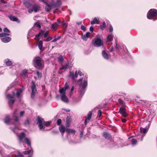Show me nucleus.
Returning <instances> with one entry per match:
<instances>
[{"label": "nucleus", "mask_w": 157, "mask_h": 157, "mask_svg": "<svg viewBox=\"0 0 157 157\" xmlns=\"http://www.w3.org/2000/svg\"><path fill=\"white\" fill-rule=\"evenodd\" d=\"M6 151L9 153V155L1 154L2 157H24L22 154L18 151L11 147L7 148Z\"/></svg>", "instance_id": "f257e3e1"}, {"label": "nucleus", "mask_w": 157, "mask_h": 157, "mask_svg": "<svg viewBox=\"0 0 157 157\" xmlns=\"http://www.w3.org/2000/svg\"><path fill=\"white\" fill-rule=\"evenodd\" d=\"M87 77H86L83 81V78L79 79L78 81V83L79 85V94L82 97L85 92V88L87 85Z\"/></svg>", "instance_id": "f03ea898"}, {"label": "nucleus", "mask_w": 157, "mask_h": 157, "mask_svg": "<svg viewBox=\"0 0 157 157\" xmlns=\"http://www.w3.org/2000/svg\"><path fill=\"white\" fill-rule=\"evenodd\" d=\"M37 122L39 129L40 130H44L45 126H48L51 123V121H44V119L39 116H38L37 118Z\"/></svg>", "instance_id": "7ed1b4c3"}, {"label": "nucleus", "mask_w": 157, "mask_h": 157, "mask_svg": "<svg viewBox=\"0 0 157 157\" xmlns=\"http://www.w3.org/2000/svg\"><path fill=\"white\" fill-rule=\"evenodd\" d=\"M42 62V59L39 57H36L33 60L34 66L36 68L39 69H42L43 68Z\"/></svg>", "instance_id": "20e7f679"}, {"label": "nucleus", "mask_w": 157, "mask_h": 157, "mask_svg": "<svg viewBox=\"0 0 157 157\" xmlns=\"http://www.w3.org/2000/svg\"><path fill=\"white\" fill-rule=\"evenodd\" d=\"M92 44L94 46L96 47H100L103 45V40L99 38V36H97L92 41Z\"/></svg>", "instance_id": "39448f33"}, {"label": "nucleus", "mask_w": 157, "mask_h": 157, "mask_svg": "<svg viewBox=\"0 0 157 157\" xmlns=\"http://www.w3.org/2000/svg\"><path fill=\"white\" fill-rule=\"evenodd\" d=\"M156 17H157V10L154 9H150L147 15V18L151 19Z\"/></svg>", "instance_id": "423d86ee"}, {"label": "nucleus", "mask_w": 157, "mask_h": 157, "mask_svg": "<svg viewBox=\"0 0 157 157\" xmlns=\"http://www.w3.org/2000/svg\"><path fill=\"white\" fill-rule=\"evenodd\" d=\"M62 4V2L61 0H57L56 2L52 1L51 3L52 7L57 10L60 8Z\"/></svg>", "instance_id": "0eeeda50"}, {"label": "nucleus", "mask_w": 157, "mask_h": 157, "mask_svg": "<svg viewBox=\"0 0 157 157\" xmlns=\"http://www.w3.org/2000/svg\"><path fill=\"white\" fill-rule=\"evenodd\" d=\"M31 89L32 90V92L31 97L32 99H33L35 95L37 93V91L36 87L35 82L33 81L32 82Z\"/></svg>", "instance_id": "6e6552de"}, {"label": "nucleus", "mask_w": 157, "mask_h": 157, "mask_svg": "<svg viewBox=\"0 0 157 157\" xmlns=\"http://www.w3.org/2000/svg\"><path fill=\"white\" fill-rule=\"evenodd\" d=\"M78 71H76L75 74L73 72H70L69 75V77H71L73 80H74L75 78H77L78 77Z\"/></svg>", "instance_id": "1a4fd4ad"}, {"label": "nucleus", "mask_w": 157, "mask_h": 157, "mask_svg": "<svg viewBox=\"0 0 157 157\" xmlns=\"http://www.w3.org/2000/svg\"><path fill=\"white\" fill-rule=\"evenodd\" d=\"M119 112L121 115L124 117H126L128 116L125 111V109L124 108H120L119 109Z\"/></svg>", "instance_id": "9d476101"}, {"label": "nucleus", "mask_w": 157, "mask_h": 157, "mask_svg": "<svg viewBox=\"0 0 157 157\" xmlns=\"http://www.w3.org/2000/svg\"><path fill=\"white\" fill-rule=\"evenodd\" d=\"M92 113L91 111L89 112V113H88L87 115V117H85V121L84 122V124L85 125H86L87 124V123L88 121H89L91 117L92 116Z\"/></svg>", "instance_id": "9b49d317"}, {"label": "nucleus", "mask_w": 157, "mask_h": 157, "mask_svg": "<svg viewBox=\"0 0 157 157\" xmlns=\"http://www.w3.org/2000/svg\"><path fill=\"white\" fill-rule=\"evenodd\" d=\"M67 128L63 125H61L59 127V130L60 132L62 134V135L63 136L64 133L65 131H66V130Z\"/></svg>", "instance_id": "f8f14e48"}, {"label": "nucleus", "mask_w": 157, "mask_h": 157, "mask_svg": "<svg viewBox=\"0 0 157 157\" xmlns=\"http://www.w3.org/2000/svg\"><path fill=\"white\" fill-rule=\"evenodd\" d=\"M33 153V150L32 149L27 151H25L23 152V153L25 155H29L28 157H32Z\"/></svg>", "instance_id": "ddd939ff"}, {"label": "nucleus", "mask_w": 157, "mask_h": 157, "mask_svg": "<svg viewBox=\"0 0 157 157\" xmlns=\"http://www.w3.org/2000/svg\"><path fill=\"white\" fill-rule=\"evenodd\" d=\"M25 136V134L24 132H21L20 134L18 136L19 141L20 143L22 142Z\"/></svg>", "instance_id": "4468645a"}, {"label": "nucleus", "mask_w": 157, "mask_h": 157, "mask_svg": "<svg viewBox=\"0 0 157 157\" xmlns=\"http://www.w3.org/2000/svg\"><path fill=\"white\" fill-rule=\"evenodd\" d=\"M4 122L7 124H11L10 120V116L9 115H6L4 119Z\"/></svg>", "instance_id": "2eb2a0df"}, {"label": "nucleus", "mask_w": 157, "mask_h": 157, "mask_svg": "<svg viewBox=\"0 0 157 157\" xmlns=\"http://www.w3.org/2000/svg\"><path fill=\"white\" fill-rule=\"evenodd\" d=\"M90 34V32H87L85 34L82 36V39L84 41H86L88 38L89 37Z\"/></svg>", "instance_id": "dca6fc26"}, {"label": "nucleus", "mask_w": 157, "mask_h": 157, "mask_svg": "<svg viewBox=\"0 0 157 157\" xmlns=\"http://www.w3.org/2000/svg\"><path fill=\"white\" fill-rule=\"evenodd\" d=\"M10 20L12 21H16L18 23L20 22V21L18 20L17 18L12 15H10L8 16Z\"/></svg>", "instance_id": "f3484780"}, {"label": "nucleus", "mask_w": 157, "mask_h": 157, "mask_svg": "<svg viewBox=\"0 0 157 157\" xmlns=\"http://www.w3.org/2000/svg\"><path fill=\"white\" fill-rule=\"evenodd\" d=\"M115 43H116V44L115 48H116V51L117 52L120 51L122 49L121 45L120 44H118L117 43L116 39H115Z\"/></svg>", "instance_id": "a211bd4d"}, {"label": "nucleus", "mask_w": 157, "mask_h": 157, "mask_svg": "<svg viewBox=\"0 0 157 157\" xmlns=\"http://www.w3.org/2000/svg\"><path fill=\"white\" fill-rule=\"evenodd\" d=\"M32 9L35 12H37L40 9V7L39 5H34L32 6Z\"/></svg>", "instance_id": "6ab92c4d"}, {"label": "nucleus", "mask_w": 157, "mask_h": 157, "mask_svg": "<svg viewBox=\"0 0 157 157\" xmlns=\"http://www.w3.org/2000/svg\"><path fill=\"white\" fill-rule=\"evenodd\" d=\"M44 2L46 5L45 7V10L46 11L48 12L51 10L52 6L51 5H50L45 2Z\"/></svg>", "instance_id": "aec40b11"}, {"label": "nucleus", "mask_w": 157, "mask_h": 157, "mask_svg": "<svg viewBox=\"0 0 157 157\" xmlns=\"http://www.w3.org/2000/svg\"><path fill=\"white\" fill-rule=\"evenodd\" d=\"M17 110L16 109L14 112L13 113V117L14 118V121L16 122L18 121L19 120L18 117L17 116Z\"/></svg>", "instance_id": "412c9836"}, {"label": "nucleus", "mask_w": 157, "mask_h": 157, "mask_svg": "<svg viewBox=\"0 0 157 157\" xmlns=\"http://www.w3.org/2000/svg\"><path fill=\"white\" fill-rule=\"evenodd\" d=\"M66 90L64 88H62L61 89H59V92L61 95H62V98L64 96H65V95H66Z\"/></svg>", "instance_id": "4be33fe9"}, {"label": "nucleus", "mask_w": 157, "mask_h": 157, "mask_svg": "<svg viewBox=\"0 0 157 157\" xmlns=\"http://www.w3.org/2000/svg\"><path fill=\"white\" fill-rule=\"evenodd\" d=\"M11 39L9 37H6L3 38L1 39L2 41L3 42L7 43L10 41Z\"/></svg>", "instance_id": "5701e85b"}, {"label": "nucleus", "mask_w": 157, "mask_h": 157, "mask_svg": "<svg viewBox=\"0 0 157 157\" xmlns=\"http://www.w3.org/2000/svg\"><path fill=\"white\" fill-rule=\"evenodd\" d=\"M99 21V19L98 17L94 18L93 21H91V24L92 25H94L95 24L98 23Z\"/></svg>", "instance_id": "b1692460"}, {"label": "nucleus", "mask_w": 157, "mask_h": 157, "mask_svg": "<svg viewBox=\"0 0 157 157\" xmlns=\"http://www.w3.org/2000/svg\"><path fill=\"white\" fill-rule=\"evenodd\" d=\"M58 26L59 25L56 22H55L52 24L50 28L52 29L56 30Z\"/></svg>", "instance_id": "393cba45"}, {"label": "nucleus", "mask_w": 157, "mask_h": 157, "mask_svg": "<svg viewBox=\"0 0 157 157\" xmlns=\"http://www.w3.org/2000/svg\"><path fill=\"white\" fill-rule=\"evenodd\" d=\"M28 70H24L22 71L21 74V75L24 77H27L28 75H27Z\"/></svg>", "instance_id": "a878e982"}, {"label": "nucleus", "mask_w": 157, "mask_h": 157, "mask_svg": "<svg viewBox=\"0 0 157 157\" xmlns=\"http://www.w3.org/2000/svg\"><path fill=\"white\" fill-rule=\"evenodd\" d=\"M102 54L103 57L105 59H108V54L105 50L102 51Z\"/></svg>", "instance_id": "bb28decb"}, {"label": "nucleus", "mask_w": 157, "mask_h": 157, "mask_svg": "<svg viewBox=\"0 0 157 157\" xmlns=\"http://www.w3.org/2000/svg\"><path fill=\"white\" fill-rule=\"evenodd\" d=\"M61 99L63 101L65 102L68 103L69 102L68 99L66 95H65V96H64L63 98H62V95L61 96Z\"/></svg>", "instance_id": "cd10ccee"}, {"label": "nucleus", "mask_w": 157, "mask_h": 157, "mask_svg": "<svg viewBox=\"0 0 157 157\" xmlns=\"http://www.w3.org/2000/svg\"><path fill=\"white\" fill-rule=\"evenodd\" d=\"M22 90L21 89H19L16 90V94L17 96V97L18 98H19L20 97V94L22 92Z\"/></svg>", "instance_id": "c85d7f7f"}, {"label": "nucleus", "mask_w": 157, "mask_h": 157, "mask_svg": "<svg viewBox=\"0 0 157 157\" xmlns=\"http://www.w3.org/2000/svg\"><path fill=\"white\" fill-rule=\"evenodd\" d=\"M37 45L38 48L40 50H41L43 47V42L41 40L37 42Z\"/></svg>", "instance_id": "c756f323"}, {"label": "nucleus", "mask_w": 157, "mask_h": 157, "mask_svg": "<svg viewBox=\"0 0 157 157\" xmlns=\"http://www.w3.org/2000/svg\"><path fill=\"white\" fill-rule=\"evenodd\" d=\"M25 141L27 144L28 146H31V142L30 140L27 138H25L24 139Z\"/></svg>", "instance_id": "7c9ffc66"}, {"label": "nucleus", "mask_w": 157, "mask_h": 157, "mask_svg": "<svg viewBox=\"0 0 157 157\" xmlns=\"http://www.w3.org/2000/svg\"><path fill=\"white\" fill-rule=\"evenodd\" d=\"M66 132L68 133H71L72 134L75 133V131L72 129H68L67 128L66 130Z\"/></svg>", "instance_id": "2f4dec72"}, {"label": "nucleus", "mask_w": 157, "mask_h": 157, "mask_svg": "<svg viewBox=\"0 0 157 157\" xmlns=\"http://www.w3.org/2000/svg\"><path fill=\"white\" fill-rule=\"evenodd\" d=\"M44 31L43 30H41L40 32L37 34L36 35V37H39L40 36H42L44 33Z\"/></svg>", "instance_id": "473e14b6"}, {"label": "nucleus", "mask_w": 157, "mask_h": 157, "mask_svg": "<svg viewBox=\"0 0 157 157\" xmlns=\"http://www.w3.org/2000/svg\"><path fill=\"white\" fill-rule=\"evenodd\" d=\"M13 95L11 96V95L10 94H8L6 96V97L7 98H8L10 99L13 98H14V96L15 95V92H13Z\"/></svg>", "instance_id": "72a5a7b5"}, {"label": "nucleus", "mask_w": 157, "mask_h": 157, "mask_svg": "<svg viewBox=\"0 0 157 157\" xmlns=\"http://www.w3.org/2000/svg\"><path fill=\"white\" fill-rule=\"evenodd\" d=\"M103 137L105 139H107L108 138V133L106 132H104L102 134Z\"/></svg>", "instance_id": "f704fd0d"}, {"label": "nucleus", "mask_w": 157, "mask_h": 157, "mask_svg": "<svg viewBox=\"0 0 157 157\" xmlns=\"http://www.w3.org/2000/svg\"><path fill=\"white\" fill-rule=\"evenodd\" d=\"M106 26V24L105 22L104 21L103 22L102 25H100V29L101 30H103L104 28Z\"/></svg>", "instance_id": "c9c22d12"}, {"label": "nucleus", "mask_w": 157, "mask_h": 157, "mask_svg": "<svg viewBox=\"0 0 157 157\" xmlns=\"http://www.w3.org/2000/svg\"><path fill=\"white\" fill-rule=\"evenodd\" d=\"M132 144L133 146H135L137 143V140L136 139H132L131 140Z\"/></svg>", "instance_id": "e433bc0d"}, {"label": "nucleus", "mask_w": 157, "mask_h": 157, "mask_svg": "<svg viewBox=\"0 0 157 157\" xmlns=\"http://www.w3.org/2000/svg\"><path fill=\"white\" fill-rule=\"evenodd\" d=\"M68 64H67L64 66H62V67L61 68H60V69L61 70H62L63 69L66 70L68 68Z\"/></svg>", "instance_id": "4c0bfd02"}, {"label": "nucleus", "mask_w": 157, "mask_h": 157, "mask_svg": "<svg viewBox=\"0 0 157 157\" xmlns=\"http://www.w3.org/2000/svg\"><path fill=\"white\" fill-rule=\"evenodd\" d=\"M10 35V34H6L5 33H0V37H4L6 36H9Z\"/></svg>", "instance_id": "58836bf2"}, {"label": "nucleus", "mask_w": 157, "mask_h": 157, "mask_svg": "<svg viewBox=\"0 0 157 157\" xmlns=\"http://www.w3.org/2000/svg\"><path fill=\"white\" fill-rule=\"evenodd\" d=\"M113 35L112 33L110 34L109 35V42L113 40Z\"/></svg>", "instance_id": "ea45409f"}, {"label": "nucleus", "mask_w": 157, "mask_h": 157, "mask_svg": "<svg viewBox=\"0 0 157 157\" xmlns=\"http://www.w3.org/2000/svg\"><path fill=\"white\" fill-rule=\"evenodd\" d=\"M15 101L14 99H10L8 102V103L9 105H12L13 104Z\"/></svg>", "instance_id": "a19ab883"}, {"label": "nucleus", "mask_w": 157, "mask_h": 157, "mask_svg": "<svg viewBox=\"0 0 157 157\" xmlns=\"http://www.w3.org/2000/svg\"><path fill=\"white\" fill-rule=\"evenodd\" d=\"M57 59L59 62H63V57L62 56H59L58 57Z\"/></svg>", "instance_id": "79ce46f5"}, {"label": "nucleus", "mask_w": 157, "mask_h": 157, "mask_svg": "<svg viewBox=\"0 0 157 157\" xmlns=\"http://www.w3.org/2000/svg\"><path fill=\"white\" fill-rule=\"evenodd\" d=\"M4 32L6 34H10V31L6 28H5L3 29Z\"/></svg>", "instance_id": "37998d69"}, {"label": "nucleus", "mask_w": 157, "mask_h": 157, "mask_svg": "<svg viewBox=\"0 0 157 157\" xmlns=\"http://www.w3.org/2000/svg\"><path fill=\"white\" fill-rule=\"evenodd\" d=\"M24 5L25 6V7L27 8L30 7L31 6V4L30 3L28 2L24 3Z\"/></svg>", "instance_id": "c03bdc74"}, {"label": "nucleus", "mask_w": 157, "mask_h": 157, "mask_svg": "<svg viewBox=\"0 0 157 157\" xmlns=\"http://www.w3.org/2000/svg\"><path fill=\"white\" fill-rule=\"evenodd\" d=\"M6 64L8 66L11 65L12 64V62L10 60H8L6 62Z\"/></svg>", "instance_id": "a18cd8bd"}, {"label": "nucleus", "mask_w": 157, "mask_h": 157, "mask_svg": "<svg viewBox=\"0 0 157 157\" xmlns=\"http://www.w3.org/2000/svg\"><path fill=\"white\" fill-rule=\"evenodd\" d=\"M140 132L141 133H142L143 132L144 133V134H145V133H146L147 130V129L145 128H142V129H141V128H140Z\"/></svg>", "instance_id": "49530a36"}, {"label": "nucleus", "mask_w": 157, "mask_h": 157, "mask_svg": "<svg viewBox=\"0 0 157 157\" xmlns=\"http://www.w3.org/2000/svg\"><path fill=\"white\" fill-rule=\"evenodd\" d=\"M119 103L120 105H121L122 106H123L124 105L125 103L124 101L122 100H119Z\"/></svg>", "instance_id": "de8ad7c7"}, {"label": "nucleus", "mask_w": 157, "mask_h": 157, "mask_svg": "<svg viewBox=\"0 0 157 157\" xmlns=\"http://www.w3.org/2000/svg\"><path fill=\"white\" fill-rule=\"evenodd\" d=\"M0 4H4V6H6L7 3L4 0H0Z\"/></svg>", "instance_id": "09e8293b"}, {"label": "nucleus", "mask_w": 157, "mask_h": 157, "mask_svg": "<svg viewBox=\"0 0 157 157\" xmlns=\"http://www.w3.org/2000/svg\"><path fill=\"white\" fill-rule=\"evenodd\" d=\"M34 26H36L37 27H38L40 28H41V26L40 25L39 22H36L34 24Z\"/></svg>", "instance_id": "8fccbe9b"}, {"label": "nucleus", "mask_w": 157, "mask_h": 157, "mask_svg": "<svg viewBox=\"0 0 157 157\" xmlns=\"http://www.w3.org/2000/svg\"><path fill=\"white\" fill-rule=\"evenodd\" d=\"M113 29L112 25H109V31L110 32H112L113 31Z\"/></svg>", "instance_id": "3c124183"}, {"label": "nucleus", "mask_w": 157, "mask_h": 157, "mask_svg": "<svg viewBox=\"0 0 157 157\" xmlns=\"http://www.w3.org/2000/svg\"><path fill=\"white\" fill-rule=\"evenodd\" d=\"M102 115V112L101 110H99L98 111L97 117H100Z\"/></svg>", "instance_id": "603ef678"}, {"label": "nucleus", "mask_w": 157, "mask_h": 157, "mask_svg": "<svg viewBox=\"0 0 157 157\" xmlns=\"http://www.w3.org/2000/svg\"><path fill=\"white\" fill-rule=\"evenodd\" d=\"M69 88V85L68 84H67V82H66L64 85V86L63 88H64L66 90L67 89Z\"/></svg>", "instance_id": "864d4df0"}, {"label": "nucleus", "mask_w": 157, "mask_h": 157, "mask_svg": "<svg viewBox=\"0 0 157 157\" xmlns=\"http://www.w3.org/2000/svg\"><path fill=\"white\" fill-rule=\"evenodd\" d=\"M66 122L67 123H70V117L67 116L66 118Z\"/></svg>", "instance_id": "5fc2aeb1"}, {"label": "nucleus", "mask_w": 157, "mask_h": 157, "mask_svg": "<svg viewBox=\"0 0 157 157\" xmlns=\"http://www.w3.org/2000/svg\"><path fill=\"white\" fill-rule=\"evenodd\" d=\"M36 74L38 76V78L42 76L41 74L38 71H37L36 72Z\"/></svg>", "instance_id": "6e6d98bb"}, {"label": "nucleus", "mask_w": 157, "mask_h": 157, "mask_svg": "<svg viewBox=\"0 0 157 157\" xmlns=\"http://www.w3.org/2000/svg\"><path fill=\"white\" fill-rule=\"evenodd\" d=\"M29 124V120L28 119H27L25 123H24V124L25 126H27V125H28Z\"/></svg>", "instance_id": "4d7b16f0"}, {"label": "nucleus", "mask_w": 157, "mask_h": 157, "mask_svg": "<svg viewBox=\"0 0 157 157\" xmlns=\"http://www.w3.org/2000/svg\"><path fill=\"white\" fill-rule=\"evenodd\" d=\"M60 36H58L57 38L54 39L53 40H52V42H55L57 41L58 40H59L60 38Z\"/></svg>", "instance_id": "13d9d810"}, {"label": "nucleus", "mask_w": 157, "mask_h": 157, "mask_svg": "<svg viewBox=\"0 0 157 157\" xmlns=\"http://www.w3.org/2000/svg\"><path fill=\"white\" fill-rule=\"evenodd\" d=\"M62 122V120L61 119H59L57 120V124L58 125H60Z\"/></svg>", "instance_id": "bf43d9fd"}, {"label": "nucleus", "mask_w": 157, "mask_h": 157, "mask_svg": "<svg viewBox=\"0 0 157 157\" xmlns=\"http://www.w3.org/2000/svg\"><path fill=\"white\" fill-rule=\"evenodd\" d=\"M24 113H25L24 111H21L20 112V117H21L22 116H23L24 115Z\"/></svg>", "instance_id": "052dcab7"}, {"label": "nucleus", "mask_w": 157, "mask_h": 157, "mask_svg": "<svg viewBox=\"0 0 157 157\" xmlns=\"http://www.w3.org/2000/svg\"><path fill=\"white\" fill-rule=\"evenodd\" d=\"M49 31H47L46 32L44 33V38H46V37H47V36H48V34H49Z\"/></svg>", "instance_id": "680f3d73"}, {"label": "nucleus", "mask_w": 157, "mask_h": 157, "mask_svg": "<svg viewBox=\"0 0 157 157\" xmlns=\"http://www.w3.org/2000/svg\"><path fill=\"white\" fill-rule=\"evenodd\" d=\"M81 29L82 30L85 31L86 30V28L85 26L84 25H82L81 26Z\"/></svg>", "instance_id": "e2e57ef3"}, {"label": "nucleus", "mask_w": 157, "mask_h": 157, "mask_svg": "<svg viewBox=\"0 0 157 157\" xmlns=\"http://www.w3.org/2000/svg\"><path fill=\"white\" fill-rule=\"evenodd\" d=\"M62 24L63 25L66 26V27L67 26V24L64 21L62 22Z\"/></svg>", "instance_id": "0e129e2a"}, {"label": "nucleus", "mask_w": 157, "mask_h": 157, "mask_svg": "<svg viewBox=\"0 0 157 157\" xmlns=\"http://www.w3.org/2000/svg\"><path fill=\"white\" fill-rule=\"evenodd\" d=\"M52 40V37L51 36H49L46 39V41L47 42H48L50 41V40Z\"/></svg>", "instance_id": "69168bd1"}, {"label": "nucleus", "mask_w": 157, "mask_h": 157, "mask_svg": "<svg viewBox=\"0 0 157 157\" xmlns=\"http://www.w3.org/2000/svg\"><path fill=\"white\" fill-rule=\"evenodd\" d=\"M78 74L80 76L83 75V74L80 71H79L78 72Z\"/></svg>", "instance_id": "338daca9"}, {"label": "nucleus", "mask_w": 157, "mask_h": 157, "mask_svg": "<svg viewBox=\"0 0 157 157\" xmlns=\"http://www.w3.org/2000/svg\"><path fill=\"white\" fill-rule=\"evenodd\" d=\"M18 129V128L17 127H15V128L13 129H11V130L15 133H16V131L17 129Z\"/></svg>", "instance_id": "774afa93"}]
</instances>
